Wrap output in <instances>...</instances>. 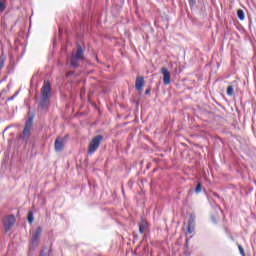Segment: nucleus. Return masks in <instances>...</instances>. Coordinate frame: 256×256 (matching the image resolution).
<instances>
[{
  "instance_id": "1",
  "label": "nucleus",
  "mask_w": 256,
  "mask_h": 256,
  "mask_svg": "<svg viewBox=\"0 0 256 256\" xmlns=\"http://www.w3.org/2000/svg\"><path fill=\"white\" fill-rule=\"evenodd\" d=\"M51 105V83L45 81L41 88L40 103L38 105L39 111L46 113Z\"/></svg>"
},
{
  "instance_id": "2",
  "label": "nucleus",
  "mask_w": 256,
  "mask_h": 256,
  "mask_svg": "<svg viewBox=\"0 0 256 256\" xmlns=\"http://www.w3.org/2000/svg\"><path fill=\"white\" fill-rule=\"evenodd\" d=\"M33 119H35V115H30L28 119L26 120V124L24 127V130L22 132V141L27 143L29 141V137H31V129L33 127Z\"/></svg>"
},
{
  "instance_id": "3",
  "label": "nucleus",
  "mask_w": 256,
  "mask_h": 256,
  "mask_svg": "<svg viewBox=\"0 0 256 256\" xmlns=\"http://www.w3.org/2000/svg\"><path fill=\"white\" fill-rule=\"evenodd\" d=\"M84 57L83 48L81 45H78L76 53L72 55L70 60V66L73 67V69H77V67H79V61H83Z\"/></svg>"
},
{
  "instance_id": "4",
  "label": "nucleus",
  "mask_w": 256,
  "mask_h": 256,
  "mask_svg": "<svg viewBox=\"0 0 256 256\" xmlns=\"http://www.w3.org/2000/svg\"><path fill=\"white\" fill-rule=\"evenodd\" d=\"M101 141H103V136L102 135H97L95 136L91 142L89 143L88 146V154L93 155L97 149H99V146L101 145Z\"/></svg>"
},
{
  "instance_id": "5",
  "label": "nucleus",
  "mask_w": 256,
  "mask_h": 256,
  "mask_svg": "<svg viewBox=\"0 0 256 256\" xmlns=\"http://www.w3.org/2000/svg\"><path fill=\"white\" fill-rule=\"evenodd\" d=\"M15 216L10 215V216H6L3 219V226L5 229L6 233H9V231H11V229L13 228V225H15Z\"/></svg>"
},
{
  "instance_id": "6",
  "label": "nucleus",
  "mask_w": 256,
  "mask_h": 256,
  "mask_svg": "<svg viewBox=\"0 0 256 256\" xmlns=\"http://www.w3.org/2000/svg\"><path fill=\"white\" fill-rule=\"evenodd\" d=\"M41 233H43V228L38 226L36 231L32 234L31 243L33 247H37L39 245V239H41Z\"/></svg>"
},
{
  "instance_id": "7",
  "label": "nucleus",
  "mask_w": 256,
  "mask_h": 256,
  "mask_svg": "<svg viewBox=\"0 0 256 256\" xmlns=\"http://www.w3.org/2000/svg\"><path fill=\"white\" fill-rule=\"evenodd\" d=\"M160 73L163 75L164 85H169V83H171V72H169V69L162 67Z\"/></svg>"
},
{
  "instance_id": "8",
  "label": "nucleus",
  "mask_w": 256,
  "mask_h": 256,
  "mask_svg": "<svg viewBox=\"0 0 256 256\" xmlns=\"http://www.w3.org/2000/svg\"><path fill=\"white\" fill-rule=\"evenodd\" d=\"M54 147L57 153H61V151L65 148V139L61 137L56 138Z\"/></svg>"
},
{
  "instance_id": "9",
  "label": "nucleus",
  "mask_w": 256,
  "mask_h": 256,
  "mask_svg": "<svg viewBox=\"0 0 256 256\" xmlns=\"http://www.w3.org/2000/svg\"><path fill=\"white\" fill-rule=\"evenodd\" d=\"M135 87L137 91H141L143 87H145V78H143V76L136 77Z\"/></svg>"
},
{
  "instance_id": "10",
  "label": "nucleus",
  "mask_w": 256,
  "mask_h": 256,
  "mask_svg": "<svg viewBox=\"0 0 256 256\" xmlns=\"http://www.w3.org/2000/svg\"><path fill=\"white\" fill-rule=\"evenodd\" d=\"M146 229H147V221H145V219H142L141 223L139 224V233L141 234L145 233Z\"/></svg>"
},
{
  "instance_id": "11",
  "label": "nucleus",
  "mask_w": 256,
  "mask_h": 256,
  "mask_svg": "<svg viewBox=\"0 0 256 256\" xmlns=\"http://www.w3.org/2000/svg\"><path fill=\"white\" fill-rule=\"evenodd\" d=\"M237 17H238V19H240V21H244L245 20V12L242 9H239L237 11Z\"/></svg>"
},
{
  "instance_id": "12",
  "label": "nucleus",
  "mask_w": 256,
  "mask_h": 256,
  "mask_svg": "<svg viewBox=\"0 0 256 256\" xmlns=\"http://www.w3.org/2000/svg\"><path fill=\"white\" fill-rule=\"evenodd\" d=\"M188 225L195 227V215L193 214L190 215Z\"/></svg>"
},
{
  "instance_id": "13",
  "label": "nucleus",
  "mask_w": 256,
  "mask_h": 256,
  "mask_svg": "<svg viewBox=\"0 0 256 256\" xmlns=\"http://www.w3.org/2000/svg\"><path fill=\"white\" fill-rule=\"evenodd\" d=\"M35 221V217L33 216V212L30 211L28 212V222L31 224H33V222Z\"/></svg>"
},
{
  "instance_id": "14",
  "label": "nucleus",
  "mask_w": 256,
  "mask_h": 256,
  "mask_svg": "<svg viewBox=\"0 0 256 256\" xmlns=\"http://www.w3.org/2000/svg\"><path fill=\"white\" fill-rule=\"evenodd\" d=\"M7 9V6L5 5V0H0V13H3Z\"/></svg>"
},
{
  "instance_id": "15",
  "label": "nucleus",
  "mask_w": 256,
  "mask_h": 256,
  "mask_svg": "<svg viewBox=\"0 0 256 256\" xmlns=\"http://www.w3.org/2000/svg\"><path fill=\"white\" fill-rule=\"evenodd\" d=\"M235 89L233 88V86H228L227 88V95H229V97H231L234 93Z\"/></svg>"
},
{
  "instance_id": "16",
  "label": "nucleus",
  "mask_w": 256,
  "mask_h": 256,
  "mask_svg": "<svg viewBox=\"0 0 256 256\" xmlns=\"http://www.w3.org/2000/svg\"><path fill=\"white\" fill-rule=\"evenodd\" d=\"M193 231H195V226L188 225L187 233L191 234V233H193Z\"/></svg>"
},
{
  "instance_id": "17",
  "label": "nucleus",
  "mask_w": 256,
  "mask_h": 256,
  "mask_svg": "<svg viewBox=\"0 0 256 256\" xmlns=\"http://www.w3.org/2000/svg\"><path fill=\"white\" fill-rule=\"evenodd\" d=\"M238 249H239L240 255L245 256V250L243 249V246L238 245Z\"/></svg>"
},
{
  "instance_id": "18",
  "label": "nucleus",
  "mask_w": 256,
  "mask_h": 256,
  "mask_svg": "<svg viewBox=\"0 0 256 256\" xmlns=\"http://www.w3.org/2000/svg\"><path fill=\"white\" fill-rule=\"evenodd\" d=\"M190 7H195L197 0H188Z\"/></svg>"
},
{
  "instance_id": "19",
  "label": "nucleus",
  "mask_w": 256,
  "mask_h": 256,
  "mask_svg": "<svg viewBox=\"0 0 256 256\" xmlns=\"http://www.w3.org/2000/svg\"><path fill=\"white\" fill-rule=\"evenodd\" d=\"M4 65H5V60L3 58H0V71L1 69H3Z\"/></svg>"
},
{
  "instance_id": "20",
  "label": "nucleus",
  "mask_w": 256,
  "mask_h": 256,
  "mask_svg": "<svg viewBox=\"0 0 256 256\" xmlns=\"http://www.w3.org/2000/svg\"><path fill=\"white\" fill-rule=\"evenodd\" d=\"M201 191V183H198L195 188V193H199Z\"/></svg>"
},
{
  "instance_id": "21",
  "label": "nucleus",
  "mask_w": 256,
  "mask_h": 256,
  "mask_svg": "<svg viewBox=\"0 0 256 256\" xmlns=\"http://www.w3.org/2000/svg\"><path fill=\"white\" fill-rule=\"evenodd\" d=\"M151 93V89H147L146 91H145V95H149Z\"/></svg>"
},
{
  "instance_id": "22",
  "label": "nucleus",
  "mask_w": 256,
  "mask_h": 256,
  "mask_svg": "<svg viewBox=\"0 0 256 256\" xmlns=\"http://www.w3.org/2000/svg\"><path fill=\"white\" fill-rule=\"evenodd\" d=\"M40 256H49L48 254L41 253Z\"/></svg>"
},
{
  "instance_id": "23",
  "label": "nucleus",
  "mask_w": 256,
  "mask_h": 256,
  "mask_svg": "<svg viewBox=\"0 0 256 256\" xmlns=\"http://www.w3.org/2000/svg\"><path fill=\"white\" fill-rule=\"evenodd\" d=\"M215 195V197H219V195H217V194H214Z\"/></svg>"
}]
</instances>
